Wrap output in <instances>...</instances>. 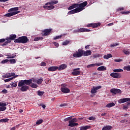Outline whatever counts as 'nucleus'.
Returning a JSON list of instances; mask_svg holds the SVG:
<instances>
[{
	"mask_svg": "<svg viewBox=\"0 0 130 130\" xmlns=\"http://www.w3.org/2000/svg\"><path fill=\"white\" fill-rule=\"evenodd\" d=\"M86 6H87L86 1L81 4H74L68 8V10H73V9H75V8H79V9H81V11H83V10H85V7Z\"/></svg>",
	"mask_w": 130,
	"mask_h": 130,
	"instance_id": "f257e3e1",
	"label": "nucleus"
},
{
	"mask_svg": "<svg viewBox=\"0 0 130 130\" xmlns=\"http://www.w3.org/2000/svg\"><path fill=\"white\" fill-rule=\"evenodd\" d=\"M29 42V39L27 36H22L19 37L18 39H16L14 40L15 43H27Z\"/></svg>",
	"mask_w": 130,
	"mask_h": 130,
	"instance_id": "f03ea898",
	"label": "nucleus"
},
{
	"mask_svg": "<svg viewBox=\"0 0 130 130\" xmlns=\"http://www.w3.org/2000/svg\"><path fill=\"white\" fill-rule=\"evenodd\" d=\"M72 116L69 117L68 119L69 121V126H71V127H73L74 126H77V125H78V123H75L78 121V119L76 118H72Z\"/></svg>",
	"mask_w": 130,
	"mask_h": 130,
	"instance_id": "7ed1b4c3",
	"label": "nucleus"
},
{
	"mask_svg": "<svg viewBox=\"0 0 130 130\" xmlns=\"http://www.w3.org/2000/svg\"><path fill=\"white\" fill-rule=\"evenodd\" d=\"M32 82H33V80L32 79L21 80L19 82L18 86L21 87L22 86H24V85H29V86H30L31 84H32Z\"/></svg>",
	"mask_w": 130,
	"mask_h": 130,
	"instance_id": "20e7f679",
	"label": "nucleus"
},
{
	"mask_svg": "<svg viewBox=\"0 0 130 130\" xmlns=\"http://www.w3.org/2000/svg\"><path fill=\"white\" fill-rule=\"evenodd\" d=\"M84 53V50L82 49H79L78 51L75 52L73 54L74 57H81L83 56Z\"/></svg>",
	"mask_w": 130,
	"mask_h": 130,
	"instance_id": "39448f33",
	"label": "nucleus"
},
{
	"mask_svg": "<svg viewBox=\"0 0 130 130\" xmlns=\"http://www.w3.org/2000/svg\"><path fill=\"white\" fill-rule=\"evenodd\" d=\"M91 31V29H88L87 28H80L77 29H74L73 31V33L76 34V33H82L83 32H90Z\"/></svg>",
	"mask_w": 130,
	"mask_h": 130,
	"instance_id": "423d86ee",
	"label": "nucleus"
},
{
	"mask_svg": "<svg viewBox=\"0 0 130 130\" xmlns=\"http://www.w3.org/2000/svg\"><path fill=\"white\" fill-rule=\"evenodd\" d=\"M51 31H52V29L49 28V29H45L42 32V36H47L51 34Z\"/></svg>",
	"mask_w": 130,
	"mask_h": 130,
	"instance_id": "0eeeda50",
	"label": "nucleus"
},
{
	"mask_svg": "<svg viewBox=\"0 0 130 130\" xmlns=\"http://www.w3.org/2000/svg\"><path fill=\"white\" fill-rule=\"evenodd\" d=\"M82 12V9L77 8L75 9L72 10L68 12V15H73V14H76V13H80Z\"/></svg>",
	"mask_w": 130,
	"mask_h": 130,
	"instance_id": "6e6552de",
	"label": "nucleus"
},
{
	"mask_svg": "<svg viewBox=\"0 0 130 130\" xmlns=\"http://www.w3.org/2000/svg\"><path fill=\"white\" fill-rule=\"evenodd\" d=\"M110 76L114 79H120L121 78V74L118 73H112L110 74Z\"/></svg>",
	"mask_w": 130,
	"mask_h": 130,
	"instance_id": "1a4fd4ad",
	"label": "nucleus"
},
{
	"mask_svg": "<svg viewBox=\"0 0 130 130\" xmlns=\"http://www.w3.org/2000/svg\"><path fill=\"white\" fill-rule=\"evenodd\" d=\"M20 13H21V12L19 11H14L5 14L4 17H12V16H15V15H17V14H20Z\"/></svg>",
	"mask_w": 130,
	"mask_h": 130,
	"instance_id": "9d476101",
	"label": "nucleus"
},
{
	"mask_svg": "<svg viewBox=\"0 0 130 130\" xmlns=\"http://www.w3.org/2000/svg\"><path fill=\"white\" fill-rule=\"evenodd\" d=\"M111 93H112L113 94H114L115 95H116V94H120L121 93V90L117 88H112L110 90Z\"/></svg>",
	"mask_w": 130,
	"mask_h": 130,
	"instance_id": "9b49d317",
	"label": "nucleus"
},
{
	"mask_svg": "<svg viewBox=\"0 0 130 130\" xmlns=\"http://www.w3.org/2000/svg\"><path fill=\"white\" fill-rule=\"evenodd\" d=\"M7 103H0V111H5L7 109Z\"/></svg>",
	"mask_w": 130,
	"mask_h": 130,
	"instance_id": "f8f14e48",
	"label": "nucleus"
},
{
	"mask_svg": "<svg viewBox=\"0 0 130 130\" xmlns=\"http://www.w3.org/2000/svg\"><path fill=\"white\" fill-rule=\"evenodd\" d=\"M101 25V23L100 22L96 23H90L89 24L87 25V27H92V28H97V27H99Z\"/></svg>",
	"mask_w": 130,
	"mask_h": 130,
	"instance_id": "ddd939ff",
	"label": "nucleus"
},
{
	"mask_svg": "<svg viewBox=\"0 0 130 130\" xmlns=\"http://www.w3.org/2000/svg\"><path fill=\"white\" fill-rule=\"evenodd\" d=\"M19 87H21V88H19V89L20 90V91H21V92H26L29 90V86L27 85H24Z\"/></svg>",
	"mask_w": 130,
	"mask_h": 130,
	"instance_id": "4468645a",
	"label": "nucleus"
},
{
	"mask_svg": "<svg viewBox=\"0 0 130 130\" xmlns=\"http://www.w3.org/2000/svg\"><path fill=\"white\" fill-rule=\"evenodd\" d=\"M56 4H58V1L51 0L50 1V2L46 3L45 6H48V5H50V6H53V5H56Z\"/></svg>",
	"mask_w": 130,
	"mask_h": 130,
	"instance_id": "2eb2a0df",
	"label": "nucleus"
},
{
	"mask_svg": "<svg viewBox=\"0 0 130 130\" xmlns=\"http://www.w3.org/2000/svg\"><path fill=\"white\" fill-rule=\"evenodd\" d=\"M101 86H98L96 87H93V88L91 90V94H94L95 93H97V90H99L101 88Z\"/></svg>",
	"mask_w": 130,
	"mask_h": 130,
	"instance_id": "dca6fc26",
	"label": "nucleus"
},
{
	"mask_svg": "<svg viewBox=\"0 0 130 130\" xmlns=\"http://www.w3.org/2000/svg\"><path fill=\"white\" fill-rule=\"evenodd\" d=\"M58 69V67L57 66H51L48 69V71L49 72H55V71H57Z\"/></svg>",
	"mask_w": 130,
	"mask_h": 130,
	"instance_id": "f3484780",
	"label": "nucleus"
},
{
	"mask_svg": "<svg viewBox=\"0 0 130 130\" xmlns=\"http://www.w3.org/2000/svg\"><path fill=\"white\" fill-rule=\"evenodd\" d=\"M61 92L63 93L64 94H67V93H70V92H71V90H70V89H69L67 87H61Z\"/></svg>",
	"mask_w": 130,
	"mask_h": 130,
	"instance_id": "a211bd4d",
	"label": "nucleus"
},
{
	"mask_svg": "<svg viewBox=\"0 0 130 130\" xmlns=\"http://www.w3.org/2000/svg\"><path fill=\"white\" fill-rule=\"evenodd\" d=\"M68 68V65L67 64H61L58 67V71H63V70H66Z\"/></svg>",
	"mask_w": 130,
	"mask_h": 130,
	"instance_id": "6ab92c4d",
	"label": "nucleus"
},
{
	"mask_svg": "<svg viewBox=\"0 0 130 130\" xmlns=\"http://www.w3.org/2000/svg\"><path fill=\"white\" fill-rule=\"evenodd\" d=\"M127 101H130V98H124L118 100V103L121 104V103H124L127 102Z\"/></svg>",
	"mask_w": 130,
	"mask_h": 130,
	"instance_id": "aec40b11",
	"label": "nucleus"
},
{
	"mask_svg": "<svg viewBox=\"0 0 130 130\" xmlns=\"http://www.w3.org/2000/svg\"><path fill=\"white\" fill-rule=\"evenodd\" d=\"M92 53V51L90 50H86L85 52H83V56H89V55H91Z\"/></svg>",
	"mask_w": 130,
	"mask_h": 130,
	"instance_id": "412c9836",
	"label": "nucleus"
},
{
	"mask_svg": "<svg viewBox=\"0 0 130 130\" xmlns=\"http://www.w3.org/2000/svg\"><path fill=\"white\" fill-rule=\"evenodd\" d=\"M55 7L53 5H50V6H47V5H45L43 6L44 9H46L47 10H53Z\"/></svg>",
	"mask_w": 130,
	"mask_h": 130,
	"instance_id": "4be33fe9",
	"label": "nucleus"
},
{
	"mask_svg": "<svg viewBox=\"0 0 130 130\" xmlns=\"http://www.w3.org/2000/svg\"><path fill=\"white\" fill-rule=\"evenodd\" d=\"M80 74H81V71L75 70V69L73 70V72L72 73V74L73 76H79L80 75Z\"/></svg>",
	"mask_w": 130,
	"mask_h": 130,
	"instance_id": "5701e85b",
	"label": "nucleus"
},
{
	"mask_svg": "<svg viewBox=\"0 0 130 130\" xmlns=\"http://www.w3.org/2000/svg\"><path fill=\"white\" fill-rule=\"evenodd\" d=\"M111 128H112V126L107 125L103 127L102 130H111Z\"/></svg>",
	"mask_w": 130,
	"mask_h": 130,
	"instance_id": "b1692460",
	"label": "nucleus"
},
{
	"mask_svg": "<svg viewBox=\"0 0 130 130\" xmlns=\"http://www.w3.org/2000/svg\"><path fill=\"white\" fill-rule=\"evenodd\" d=\"M98 71H106V67L105 66H101L98 68Z\"/></svg>",
	"mask_w": 130,
	"mask_h": 130,
	"instance_id": "393cba45",
	"label": "nucleus"
},
{
	"mask_svg": "<svg viewBox=\"0 0 130 130\" xmlns=\"http://www.w3.org/2000/svg\"><path fill=\"white\" fill-rule=\"evenodd\" d=\"M113 106H115V104H114V103H110L106 105V107H107L108 108H110V107H113Z\"/></svg>",
	"mask_w": 130,
	"mask_h": 130,
	"instance_id": "a878e982",
	"label": "nucleus"
},
{
	"mask_svg": "<svg viewBox=\"0 0 130 130\" xmlns=\"http://www.w3.org/2000/svg\"><path fill=\"white\" fill-rule=\"evenodd\" d=\"M19 10V7H14L8 10V12H14V11H18Z\"/></svg>",
	"mask_w": 130,
	"mask_h": 130,
	"instance_id": "bb28decb",
	"label": "nucleus"
},
{
	"mask_svg": "<svg viewBox=\"0 0 130 130\" xmlns=\"http://www.w3.org/2000/svg\"><path fill=\"white\" fill-rule=\"evenodd\" d=\"M112 57V55L111 54H107V55H105L104 56V58L105 59H108V58H110Z\"/></svg>",
	"mask_w": 130,
	"mask_h": 130,
	"instance_id": "cd10ccee",
	"label": "nucleus"
},
{
	"mask_svg": "<svg viewBox=\"0 0 130 130\" xmlns=\"http://www.w3.org/2000/svg\"><path fill=\"white\" fill-rule=\"evenodd\" d=\"M128 106H130V103H127V104L123 106L124 110H127L128 109Z\"/></svg>",
	"mask_w": 130,
	"mask_h": 130,
	"instance_id": "c85d7f7f",
	"label": "nucleus"
},
{
	"mask_svg": "<svg viewBox=\"0 0 130 130\" xmlns=\"http://www.w3.org/2000/svg\"><path fill=\"white\" fill-rule=\"evenodd\" d=\"M17 37V36L16 35H10L9 38L10 39H11V40H16V39H15Z\"/></svg>",
	"mask_w": 130,
	"mask_h": 130,
	"instance_id": "c756f323",
	"label": "nucleus"
},
{
	"mask_svg": "<svg viewBox=\"0 0 130 130\" xmlns=\"http://www.w3.org/2000/svg\"><path fill=\"white\" fill-rule=\"evenodd\" d=\"M90 126H82L80 127V130H87L89 129L90 128Z\"/></svg>",
	"mask_w": 130,
	"mask_h": 130,
	"instance_id": "7c9ffc66",
	"label": "nucleus"
},
{
	"mask_svg": "<svg viewBox=\"0 0 130 130\" xmlns=\"http://www.w3.org/2000/svg\"><path fill=\"white\" fill-rule=\"evenodd\" d=\"M113 72H114V73H121V72H123V70H122V69H114L113 70Z\"/></svg>",
	"mask_w": 130,
	"mask_h": 130,
	"instance_id": "2f4dec72",
	"label": "nucleus"
},
{
	"mask_svg": "<svg viewBox=\"0 0 130 130\" xmlns=\"http://www.w3.org/2000/svg\"><path fill=\"white\" fill-rule=\"evenodd\" d=\"M42 82H43V79L42 78H41L37 80V83H38V85H41V84H42Z\"/></svg>",
	"mask_w": 130,
	"mask_h": 130,
	"instance_id": "473e14b6",
	"label": "nucleus"
},
{
	"mask_svg": "<svg viewBox=\"0 0 130 130\" xmlns=\"http://www.w3.org/2000/svg\"><path fill=\"white\" fill-rule=\"evenodd\" d=\"M42 122H43V120L42 119H40L37 121L36 124H37L38 125H39V124H41Z\"/></svg>",
	"mask_w": 130,
	"mask_h": 130,
	"instance_id": "72a5a7b5",
	"label": "nucleus"
},
{
	"mask_svg": "<svg viewBox=\"0 0 130 130\" xmlns=\"http://www.w3.org/2000/svg\"><path fill=\"white\" fill-rule=\"evenodd\" d=\"M123 70L127 71H130V65L124 66L123 68Z\"/></svg>",
	"mask_w": 130,
	"mask_h": 130,
	"instance_id": "f704fd0d",
	"label": "nucleus"
},
{
	"mask_svg": "<svg viewBox=\"0 0 130 130\" xmlns=\"http://www.w3.org/2000/svg\"><path fill=\"white\" fill-rule=\"evenodd\" d=\"M30 86L31 87V88H37V87H38V85L35 83H32L30 84Z\"/></svg>",
	"mask_w": 130,
	"mask_h": 130,
	"instance_id": "c9c22d12",
	"label": "nucleus"
},
{
	"mask_svg": "<svg viewBox=\"0 0 130 130\" xmlns=\"http://www.w3.org/2000/svg\"><path fill=\"white\" fill-rule=\"evenodd\" d=\"M43 38L42 37H36L34 38V41H39V40H42Z\"/></svg>",
	"mask_w": 130,
	"mask_h": 130,
	"instance_id": "e433bc0d",
	"label": "nucleus"
},
{
	"mask_svg": "<svg viewBox=\"0 0 130 130\" xmlns=\"http://www.w3.org/2000/svg\"><path fill=\"white\" fill-rule=\"evenodd\" d=\"M43 94H44V91H40V90L38 91V95L39 96H43Z\"/></svg>",
	"mask_w": 130,
	"mask_h": 130,
	"instance_id": "4c0bfd02",
	"label": "nucleus"
},
{
	"mask_svg": "<svg viewBox=\"0 0 130 130\" xmlns=\"http://www.w3.org/2000/svg\"><path fill=\"white\" fill-rule=\"evenodd\" d=\"M15 75V73H10V77L13 76V77H12V78H13V79L15 78H17V77H18V75Z\"/></svg>",
	"mask_w": 130,
	"mask_h": 130,
	"instance_id": "58836bf2",
	"label": "nucleus"
},
{
	"mask_svg": "<svg viewBox=\"0 0 130 130\" xmlns=\"http://www.w3.org/2000/svg\"><path fill=\"white\" fill-rule=\"evenodd\" d=\"M10 77H11V75H10V73L2 75V78H10Z\"/></svg>",
	"mask_w": 130,
	"mask_h": 130,
	"instance_id": "ea45409f",
	"label": "nucleus"
},
{
	"mask_svg": "<svg viewBox=\"0 0 130 130\" xmlns=\"http://www.w3.org/2000/svg\"><path fill=\"white\" fill-rule=\"evenodd\" d=\"M13 79H14V78L11 77V78L5 79L4 80V82H5V83H8V82H10V81H12V80H13Z\"/></svg>",
	"mask_w": 130,
	"mask_h": 130,
	"instance_id": "a19ab883",
	"label": "nucleus"
},
{
	"mask_svg": "<svg viewBox=\"0 0 130 130\" xmlns=\"http://www.w3.org/2000/svg\"><path fill=\"white\" fill-rule=\"evenodd\" d=\"M95 66V64L93 63V64H90L89 65L87 66L86 67L87 68V69H89L90 68H94Z\"/></svg>",
	"mask_w": 130,
	"mask_h": 130,
	"instance_id": "79ce46f5",
	"label": "nucleus"
},
{
	"mask_svg": "<svg viewBox=\"0 0 130 130\" xmlns=\"http://www.w3.org/2000/svg\"><path fill=\"white\" fill-rule=\"evenodd\" d=\"M9 61L10 62V63H16V59H12L9 60Z\"/></svg>",
	"mask_w": 130,
	"mask_h": 130,
	"instance_id": "37998d69",
	"label": "nucleus"
},
{
	"mask_svg": "<svg viewBox=\"0 0 130 130\" xmlns=\"http://www.w3.org/2000/svg\"><path fill=\"white\" fill-rule=\"evenodd\" d=\"M69 43H70V41L66 40V41L63 42L62 45H68L69 44Z\"/></svg>",
	"mask_w": 130,
	"mask_h": 130,
	"instance_id": "c03bdc74",
	"label": "nucleus"
},
{
	"mask_svg": "<svg viewBox=\"0 0 130 130\" xmlns=\"http://www.w3.org/2000/svg\"><path fill=\"white\" fill-rule=\"evenodd\" d=\"M118 45H119V44L115 43L114 44H111L110 46L111 47H114V46H117Z\"/></svg>",
	"mask_w": 130,
	"mask_h": 130,
	"instance_id": "a18cd8bd",
	"label": "nucleus"
},
{
	"mask_svg": "<svg viewBox=\"0 0 130 130\" xmlns=\"http://www.w3.org/2000/svg\"><path fill=\"white\" fill-rule=\"evenodd\" d=\"M114 61H115V62H120V61H122V59H115L114 60Z\"/></svg>",
	"mask_w": 130,
	"mask_h": 130,
	"instance_id": "49530a36",
	"label": "nucleus"
},
{
	"mask_svg": "<svg viewBox=\"0 0 130 130\" xmlns=\"http://www.w3.org/2000/svg\"><path fill=\"white\" fill-rule=\"evenodd\" d=\"M124 10V8L123 7H120L118 8L116 11L117 12H120V11H123Z\"/></svg>",
	"mask_w": 130,
	"mask_h": 130,
	"instance_id": "de8ad7c7",
	"label": "nucleus"
},
{
	"mask_svg": "<svg viewBox=\"0 0 130 130\" xmlns=\"http://www.w3.org/2000/svg\"><path fill=\"white\" fill-rule=\"evenodd\" d=\"M8 61H9V59H5L1 61V63H3V64L5 63H7V62H8Z\"/></svg>",
	"mask_w": 130,
	"mask_h": 130,
	"instance_id": "09e8293b",
	"label": "nucleus"
},
{
	"mask_svg": "<svg viewBox=\"0 0 130 130\" xmlns=\"http://www.w3.org/2000/svg\"><path fill=\"white\" fill-rule=\"evenodd\" d=\"M61 38V36H56L55 37H54L53 38L54 40H56L57 39H59Z\"/></svg>",
	"mask_w": 130,
	"mask_h": 130,
	"instance_id": "8fccbe9b",
	"label": "nucleus"
},
{
	"mask_svg": "<svg viewBox=\"0 0 130 130\" xmlns=\"http://www.w3.org/2000/svg\"><path fill=\"white\" fill-rule=\"evenodd\" d=\"M15 57H16V55H14V56H12L10 55H7V58H15Z\"/></svg>",
	"mask_w": 130,
	"mask_h": 130,
	"instance_id": "3c124183",
	"label": "nucleus"
},
{
	"mask_svg": "<svg viewBox=\"0 0 130 130\" xmlns=\"http://www.w3.org/2000/svg\"><path fill=\"white\" fill-rule=\"evenodd\" d=\"M121 13L122 15H125L126 14H129V11H122Z\"/></svg>",
	"mask_w": 130,
	"mask_h": 130,
	"instance_id": "603ef678",
	"label": "nucleus"
},
{
	"mask_svg": "<svg viewBox=\"0 0 130 130\" xmlns=\"http://www.w3.org/2000/svg\"><path fill=\"white\" fill-rule=\"evenodd\" d=\"M11 87L12 88H15L16 87H17V83H13L11 85Z\"/></svg>",
	"mask_w": 130,
	"mask_h": 130,
	"instance_id": "864d4df0",
	"label": "nucleus"
},
{
	"mask_svg": "<svg viewBox=\"0 0 130 130\" xmlns=\"http://www.w3.org/2000/svg\"><path fill=\"white\" fill-rule=\"evenodd\" d=\"M123 52H124V53L125 54H127V55H128V54H129V51H128V50H123Z\"/></svg>",
	"mask_w": 130,
	"mask_h": 130,
	"instance_id": "5fc2aeb1",
	"label": "nucleus"
},
{
	"mask_svg": "<svg viewBox=\"0 0 130 130\" xmlns=\"http://www.w3.org/2000/svg\"><path fill=\"white\" fill-rule=\"evenodd\" d=\"M41 67H46V63H45V62H42L41 63Z\"/></svg>",
	"mask_w": 130,
	"mask_h": 130,
	"instance_id": "6e6d98bb",
	"label": "nucleus"
},
{
	"mask_svg": "<svg viewBox=\"0 0 130 130\" xmlns=\"http://www.w3.org/2000/svg\"><path fill=\"white\" fill-rule=\"evenodd\" d=\"M95 64L97 67H100V66H103V63H96Z\"/></svg>",
	"mask_w": 130,
	"mask_h": 130,
	"instance_id": "4d7b16f0",
	"label": "nucleus"
},
{
	"mask_svg": "<svg viewBox=\"0 0 130 130\" xmlns=\"http://www.w3.org/2000/svg\"><path fill=\"white\" fill-rule=\"evenodd\" d=\"M2 92L4 94H7V93H8V90L7 89H4L2 91Z\"/></svg>",
	"mask_w": 130,
	"mask_h": 130,
	"instance_id": "13d9d810",
	"label": "nucleus"
},
{
	"mask_svg": "<svg viewBox=\"0 0 130 130\" xmlns=\"http://www.w3.org/2000/svg\"><path fill=\"white\" fill-rule=\"evenodd\" d=\"M9 119L8 118L3 119V122H8Z\"/></svg>",
	"mask_w": 130,
	"mask_h": 130,
	"instance_id": "bf43d9fd",
	"label": "nucleus"
},
{
	"mask_svg": "<svg viewBox=\"0 0 130 130\" xmlns=\"http://www.w3.org/2000/svg\"><path fill=\"white\" fill-rule=\"evenodd\" d=\"M89 120H94L95 117H89L88 118Z\"/></svg>",
	"mask_w": 130,
	"mask_h": 130,
	"instance_id": "052dcab7",
	"label": "nucleus"
},
{
	"mask_svg": "<svg viewBox=\"0 0 130 130\" xmlns=\"http://www.w3.org/2000/svg\"><path fill=\"white\" fill-rule=\"evenodd\" d=\"M54 45H55V46H56V47H58V46H59V44L56 42L54 43Z\"/></svg>",
	"mask_w": 130,
	"mask_h": 130,
	"instance_id": "680f3d73",
	"label": "nucleus"
},
{
	"mask_svg": "<svg viewBox=\"0 0 130 130\" xmlns=\"http://www.w3.org/2000/svg\"><path fill=\"white\" fill-rule=\"evenodd\" d=\"M6 40L5 39H0V43H3V42H5Z\"/></svg>",
	"mask_w": 130,
	"mask_h": 130,
	"instance_id": "e2e57ef3",
	"label": "nucleus"
},
{
	"mask_svg": "<svg viewBox=\"0 0 130 130\" xmlns=\"http://www.w3.org/2000/svg\"><path fill=\"white\" fill-rule=\"evenodd\" d=\"M60 106V107H62L63 106H67V104L66 103H64V104H61Z\"/></svg>",
	"mask_w": 130,
	"mask_h": 130,
	"instance_id": "0e129e2a",
	"label": "nucleus"
},
{
	"mask_svg": "<svg viewBox=\"0 0 130 130\" xmlns=\"http://www.w3.org/2000/svg\"><path fill=\"white\" fill-rule=\"evenodd\" d=\"M9 43L8 41L7 40V41L3 44V45H7Z\"/></svg>",
	"mask_w": 130,
	"mask_h": 130,
	"instance_id": "69168bd1",
	"label": "nucleus"
},
{
	"mask_svg": "<svg viewBox=\"0 0 130 130\" xmlns=\"http://www.w3.org/2000/svg\"><path fill=\"white\" fill-rule=\"evenodd\" d=\"M107 26H113V22H112L111 23H109L107 24Z\"/></svg>",
	"mask_w": 130,
	"mask_h": 130,
	"instance_id": "338daca9",
	"label": "nucleus"
},
{
	"mask_svg": "<svg viewBox=\"0 0 130 130\" xmlns=\"http://www.w3.org/2000/svg\"><path fill=\"white\" fill-rule=\"evenodd\" d=\"M90 48V45H88L87 46H85V49H89Z\"/></svg>",
	"mask_w": 130,
	"mask_h": 130,
	"instance_id": "774afa93",
	"label": "nucleus"
}]
</instances>
